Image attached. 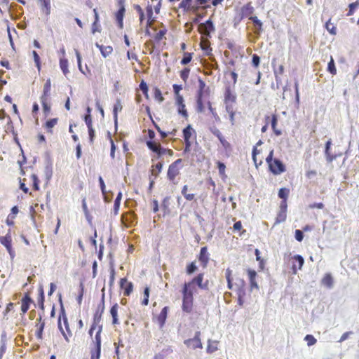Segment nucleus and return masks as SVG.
<instances>
[{"label": "nucleus", "instance_id": "obj_6", "mask_svg": "<svg viewBox=\"0 0 359 359\" xmlns=\"http://www.w3.org/2000/svg\"><path fill=\"white\" fill-rule=\"evenodd\" d=\"M146 144L147 147L153 152H155L158 156L165 154L170 156L173 155V151L172 149L163 148L159 142L156 141H147Z\"/></svg>", "mask_w": 359, "mask_h": 359}, {"label": "nucleus", "instance_id": "obj_33", "mask_svg": "<svg viewBox=\"0 0 359 359\" xmlns=\"http://www.w3.org/2000/svg\"><path fill=\"white\" fill-rule=\"evenodd\" d=\"M60 67L65 76H67L69 73L68 69V60L65 57L60 59Z\"/></svg>", "mask_w": 359, "mask_h": 359}, {"label": "nucleus", "instance_id": "obj_64", "mask_svg": "<svg viewBox=\"0 0 359 359\" xmlns=\"http://www.w3.org/2000/svg\"><path fill=\"white\" fill-rule=\"evenodd\" d=\"M100 25L99 24V22L94 21L92 25V33L95 34L96 32H100Z\"/></svg>", "mask_w": 359, "mask_h": 359}, {"label": "nucleus", "instance_id": "obj_52", "mask_svg": "<svg viewBox=\"0 0 359 359\" xmlns=\"http://www.w3.org/2000/svg\"><path fill=\"white\" fill-rule=\"evenodd\" d=\"M304 340L307 342L309 346L314 345L317 341L316 339L311 334L306 335Z\"/></svg>", "mask_w": 359, "mask_h": 359}, {"label": "nucleus", "instance_id": "obj_14", "mask_svg": "<svg viewBox=\"0 0 359 359\" xmlns=\"http://www.w3.org/2000/svg\"><path fill=\"white\" fill-rule=\"evenodd\" d=\"M287 205L285 201H281L280 203V210L276 217L275 224L283 222L287 217Z\"/></svg>", "mask_w": 359, "mask_h": 359}, {"label": "nucleus", "instance_id": "obj_39", "mask_svg": "<svg viewBox=\"0 0 359 359\" xmlns=\"http://www.w3.org/2000/svg\"><path fill=\"white\" fill-rule=\"evenodd\" d=\"M255 254L256 255V260L259 262V268L260 270H264L265 267V261L260 256V251L258 249H255Z\"/></svg>", "mask_w": 359, "mask_h": 359}, {"label": "nucleus", "instance_id": "obj_3", "mask_svg": "<svg viewBox=\"0 0 359 359\" xmlns=\"http://www.w3.org/2000/svg\"><path fill=\"white\" fill-rule=\"evenodd\" d=\"M273 150H271L267 156H266L265 160L268 164L269 170L271 172H272L275 175H280L286 170L285 165L283 163L278 159L273 158Z\"/></svg>", "mask_w": 359, "mask_h": 359}, {"label": "nucleus", "instance_id": "obj_29", "mask_svg": "<svg viewBox=\"0 0 359 359\" xmlns=\"http://www.w3.org/2000/svg\"><path fill=\"white\" fill-rule=\"evenodd\" d=\"M206 84L201 79H198V90L196 94V99L203 100V95L205 93Z\"/></svg>", "mask_w": 359, "mask_h": 359}, {"label": "nucleus", "instance_id": "obj_4", "mask_svg": "<svg viewBox=\"0 0 359 359\" xmlns=\"http://www.w3.org/2000/svg\"><path fill=\"white\" fill-rule=\"evenodd\" d=\"M182 168V160L178 158L172 162L169 166L167 171V178L173 184H178L179 180L177 177L180 175V171Z\"/></svg>", "mask_w": 359, "mask_h": 359}, {"label": "nucleus", "instance_id": "obj_9", "mask_svg": "<svg viewBox=\"0 0 359 359\" xmlns=\"http://www.w3.org/2000/svg\"><path fill=\"white\" fill-rule=\"evenodd\" d=\"M124 0H118V10L115 13L116 21L120 29L123 27V18L126 13Z\"/></svg>", "mask_w": 359, "mask_h": 359}, {"label": "nucleus", "instance_id": "obj_16", "mask_svg": "<svg viewBox=\"0 0 359 359\" xmlns=\"http://www.w3.org/2000/svg\"><path fill=\"white\" fill-rule=\"evenodd\" d=\"M120 288L123 291L124 296H129L133 290V285L131 282H129L126 278H121L120 280Z\"/></svg>", "mask_w": 359, "mask_h": 359}, {"label": "nucleus", "instance_id": "obj_7", "mask_svg": "<svg viewBox=\"0 0 359 359\" xmlns=\"http://www.w3.org/2000/svg\"><path fill=\"white\" fill-rule=\"evenodd\" d=\"M194 136H195V130L193 129L191 125H188L183 130V138L185 144V147L184 149V153L189 152L190 151L192 143L191 139Z\"/></svg>", "mask_w": 359, "mask_h": 359}, {"label": "nucleus", "instance_id": "obj_10", "mask_svg": "<svg viewBox=\"0 0 359 359\" xmlns=\"http://www.w3.org/2000/svg\"><path fill=\"white\" fill-rule=\"evenodd\" d=\"M236 102V95L231 90L230 86H227L225 88L224 93V102L225 104V108L227 107H233V104Z\"/></svg>", "mask_w": 359, "mask_h": 359}, {"label": "nucleus", "instance_id": "obj_53", "mask_svg": "<svg viewBox=\"0 0 359 359\" xmlns=\"http://www.w3.org/2000/svg\"><path fill=\"white\" fill-rule=\"evenodd\" d=\"M140 88L142 91V93L145 95V97L147 98L149 97V95H148L149 89H148L147 83L144 81H142L140 84Z\"/></svg>", "mask_w": 359, "mask_h": 359}, {"label": "nucleus", "instance_id": "obj_57", "mask_svg": "<svg viewBox=\"0 0 359 359\" xmlns=\"http://www.w3.org/2000/svg\"><path fill=\"white\" fill-rule=\"evenodd\" d=\"M358 3L357 1L349 4V6H348L349 10L347 13L348 16H351V15H353V13L355 12V9L358 6Z\"/></svg>", "mask_w": 359, "mask_h": 359}, {"label": "nucleus", "instance_id": "obj_28", "mask_svg": "<svg viewBox=\"0 0 359 359\" xmlns=\"http://www.w3.org/2000/svg\"><path fill=\"white\" fill-rule=\"evenodd\" d=\"M119 306L118 304H115L113 305L110 309V314L112 317V324L113 325H118L119 324V321L118 319V309Z\"/></svg>", "mask_w": 359, "mask_h": 359}, {"label": "nucleus", "instance_id": "obj_20", "mask_svg": "<svg viewBox=\"0 0 359 359\" xmlns=\"http://www.w3.org/2000/svg\"><path fill=\"white\" fill-rule=\"evenodd\" d=\"M198 260L203 268L207 266L209 262V254L206 246L201 248Z\"/></svg>", "mask_w": 359, "mask_h": 359}, {"label": "nucleus", "instance_id": "obj_42", "mask_svg": "<svg viewBox=\"0 0 359 359\" xmlns=\"http://www.w3.org/2000/svg\"><path fill=\"white\" fill-rule=\"evenodd\" d=\"M327 71L332 74V75H336L337 74V69L335 67L334 65V60L332 57V56L330 57V60L328 62L327 65Z\"/></svg>", "mask_w": 359, "mask_h": 359}, {"label": "nucleus", "instance_id": "obj_30", "mask_svg": "<svg viewBox=\"0 0 359 359\" xmlns=\"http://www.w3.org/2000/svg\"><path fill=\"white\" fill-rule=\"evenodd\" d=\"M41 4L42 11L46 15H49L50 13L51 6L50 0H39Z\"/></svg>", "mask_w": 359, "mask_h": 359}, {"label": "nucleus", "instance_id": "obj_58", "mask_svg": "<svg viewBox=\"0 0 359 359\" xmlns=\"http://www.w3.org/2000/svg\"><path fill=\"white\" fill-rule=\"evenodd\" d=\"M172 88L175 95V99H177L179 96H182L180 94V91L182 89V86L181 85L174 84Z\"/></svg>", "mask_w": 359, "mask_h": 359}, {"label": "nucleus", "instance_id": "obj_38", "mask_svg": "<svg viewBox=\"0 0 359 359\" xmlns=\"http://www.w3.org/2000/svg\"><path fill=\"white\" fill-rule=\"evenodd\" d=\"M331 144H332L331 140H329L328 141H327V142L325 144V153L327 161L329 162H332L334 158V156H332L330 152Z\"/></svg>", "mask_w": 359, "mask_h": 359}, {"label": "nucleus", "instance_id": "obj_61", "mask_svg": "<svg viewBox=\"0 0 359 359\" xmlns=\"http://www.w3.org/2000/svg\"><path fill=\"white\" fill-rule=\"evenodd\" d=\"M197 111L203 112L204 110L203 100L201 99H196Z\"/></svg>", "mask_w": 359, "mask_h": 359}, {"label": "nucleus", "instance_id": "obj_22", "mask_svg": "<svg viewBox=\"0 0 359 359\" xmlns=\"http://www.w3.org/2000/svg\"><path fill=\"white\" fill-rule=\"evenodd\" d=\"M199 336L200 332H197L193 339H189L185 341L186 344L189 346H191L194 348H201L202 344L201 342Z\"/></svg>", "mask_w": 359, "mask_h": 359}, {"label": "nucleus", "instance_id": "obj_63", "mask_svg": "<svg viewBox=\"0 0 359 359\" xmlns=\"http://www.w3.org/2000/svg\"><path fill=\"white\" fill-rule=\"evenodd\" d=\"M252 63L255 67H257L259 65L260 57L257 54H254L252 55Z\"/></svg>", "mask_w": 359, "mask_h": 359}, {"label": "nucleus", "instance_id": "obj_13", "mask_svg": "<svg viewBox=\"0 0 359 359\" xmlns=\"http://www.w3.org/2000/svg\"><path fill=\"white\" fill-rule=\"evenodd\" d=\"M175 104L177 107V112L184 119L187 120L189 117L188 111L186 109L183 96H179L177 99H175Z\"/></svg>", "mask_w": 359, "mask_h": 359}, {"label": "nucleus", "instance_id": "obj_48", "mask_svg": "<svg viewBox=\"0 0 359 359\" xmlns=\"http://www.w3.org/2000/svg\"><path fill=\"white\" fill-rule=\"evenodd\" d=\"M154 97L159 102H162L164 100V97L161 93V91L158 88H154Z\"/></svg>", "mask_w": 359, "mask_h": 359}, {"label": "nucleus", "instance_id": "obj_19", "mask_svg": "<svg viewBox=\"0 0 359 359\" xmlns=\"http://www.w3.org/2000/svg\"><path fill=\"white\" fill-rule=\"evenodd\" d=\"M247 273H248V276L249 282H250V286L251 290H252L254 289L258 290L259 289V286H258V284H257V283L256 281V277L257 276V272L255 270H253V269H248L247 270Z\"/></svg>", "mask_w": 359, "mask_h": 359}, {"label": "nucleus", "instance_id": "obj_5", "mask_svg": "<svg viewBox=\"0 0 359 359\" xmlns=\"http://www.w3.org/2000/svg\"><path fill=\"white\" fill-rule=\"evenodd\" d=\"M58 328L61 331L66 341L69 342V337L72 336V333L70 330L67 317L64 309H62L59 313Z\"/></svg>", "mask_w": 359, "mask_h": 359}, {"label": "nucleus", "instance_id": "obj_37", "mask_svg": "<svg viewBox=\"0 0 359 359\" xmlns=\"http://www.w3.org/2000/svg\"><path fill=\"white\" fill-rule=\"evenodd\" d=\"M163 165V164L162 162H158L156 165H152V168L151 170V175L155 177H158L162 170Z\"/></svg>", "mask_w": 359, "mask_h": 359}, {"label": "nucleus", "instance_id": "obj_21", "mask_svg": "<svg viewBox=\"0 0 359 359\" xmlns=\"http://www.w3.org/2000/svg\"><path fill=\"white\" fill-rule=\"evenodd\" d=\"M212 133L216 136L219 140L220 143L223 146V147L226 149H229L231 147L230 143L224 138L222 135V133L217 128H215L211 130Z\"/></svg>", "mask_w": 359, "mask_h": 359}, {"label": "nucleus", "instance_id": "obj_11", "mask_svg": "<svg viewBox=\"0 0 359 359\" xmlns=\"http://www.w3.org/2000/svg\"><path fill=\"white\" fill-rule=\"evenodd\" d=\"M252 156L256 168H258L260 165H262L264 159L266 158L263 155L262 149H259L257 148V147H253Z\"/></svg>", "mask_w": 359, "mask_h": 359}, {"label": "nucleus", "instance_id": "obj_1", "mask_svg": "<svg viewBox=\"0 0 359 359\" xmlns=\"http://www.w3.org/2000/svg\"><path fill=\"white\" fill-rule=\"evenodd\" d=\"M204 274L198 273L190 281L184 283L182 288V309L184 313H190L194 309V292L196 285L200 289L208 290V281L203 283Z\"/></svg>", "mask_w": 359, "mask_h": 359}, {"label": "nucleus", "instance_id": "obj_31", "mask_svg": "<svg viewBox=\"0 0 359 359\" xmlns=\"http://www.w3.org/2000/svg\"><path fill=\"white\" fill-rule=\"evenodd\" d=\"M269 121L271 122V128L276 135H280L281 132L280 130L276 128L277 123H278V116L276 114H273L270 116Z\"/></svg>", "mask_w": 359, "mask_h": 359}, {"label": "nucleus", "instance_id": "obj_59", "mask_svg": "<svg viewBox=\"0 0 359 359\" xmlns=\"http://www.w3.org/2000/svg\"><path fill=\"white\" fill-rule=\"evenodd\" d=\"M166 34V29H161L158 32L156 33V34L154 36V39L156 41H160L162 40V39L164 37L165 34Z\"/></svg>", "mask_w": 359, "mask_h": 359}, {"label": "nucleus", "instance_id": "obj_8", "mask_svg": "<svg viewBox=\"0 0 359 359\" xmlns=\"http://www.w3.org/2000/svg\"><path fill=\"white\" fill-rule=\"evenodd\" d=\"M104 298H102V301L97 305L96 311L93 315V323L90 327H95L97 326H102V325L101 324V320L102 314L104 311Z\"/></svg>", "mask_w": 359, "mask_h": 359}, {"label": "nucleus", "instance_id": "obj_36", "mask_svg": "<svg viewBox=\"0 0 359 359\" xmlns=\"http://www.w3.org/2000/svg\"><path fill=\"white\" fill-rule=\"evenodd\" d=\"M146 12L147 15V26L151 27L153 24L154 19L153 18V8L151 6H148L146 8Z\"/></svg>", "mask_w": 359, "mask_h": 359}, {"label": "nucleus", "instance_id": "obj_56", "mask_svg": "<svg viewBox=\"0 0 359 359\" xmlns=\"http://www.w3.org/2000/svg\"><path fill=\"white\" fill-rule=\"evenodd\" d=\"M83 294H84V285L83 283H81L79 285V296L77 297V301H78L79 304L81 303Z\"/></svg>", "mask_w": 359, "mask_h": 359}, {"label": "nucleus", "instance_id": "obj_26", "mask_svg": "<svg viewBox=\"0 0 359 359\" xmlns=\"http://www.w3.org/2000/svg\"><path fill=\"white\" fill-rule=\"evenodd\" d=\"M169 307L165 306L163 308L159 315L158 316L157 320L161 327H163L165 323Z\"/></svg>", "mask_w": 359, "mask_h": 359}, {"label": "nucleus", "instance_id": "obj_40", "mask_svg": "<svg viewBox=\"0 0 359 359\" xmlns=\"http://www.w3.org/2000/svg\"><path fill=\"white\" fill-rule=\"evenodd\" d=\"M192 57H193L192 53L184 52V55H183V57L180 62L181 65H187L188 63H189L191 61Z\"/></svg>", "mask_w": 359, "mask_h": 359}, {"label": "nucleus", "instance_id": "obj_18", "mask_svg": "<svg viewBox=\"0 0 359 359\" xmlns=\"http://www.w3.org/2000/svg\"><path fill=\"white\" fill-rule=\"evenodd\" d=\"M33 303L28 292L25 293L24 297L21 299V311L22 314H25L29 310L31 304Z\"/></svg>", "mask_w": 359, "mask_h": 359}, {"label": "nucleus", "instance_id": "obj_41", "mask_svg": "<svg viewBox=\"0 0 359 359\" xmlns=\"http://www.w3.org/2000/svg\"><path fill=\"white\" fill-rule=\"evenodd\" d=\"M290 194V190L287 188H281L278 191V197L282 198V201H285L287 203V198Z\"/></svg>", "mask_w": 359, "mask_h": 359}, {"label": "nucleus", "instance_id": "obj_17", "mask_svg": "<svg viewBox=\"0 0 359 359\" xmlns=\"http://www.w3.org/2000/svg\"><path fill=\"white\" fill-rule=\"evenodd\" d=\"M292 271L293 274H296L297 273L298 270H301L304 263V259L301 255H294L292 258Z\"/></svg>", "mask_w": 359, "mask_h": 359}, {"label": "nucleus", "instance_id": "obj_15", "mask_svg": "<svg viewBox=\"0 0 359 359\" xmlns=\"http://www.w3.org/2000/svg\"><path fill=\"white\" fill-rule=\"evenodd\" d=\"M0 243L6 248L7 251L11 255H13V250L12 248V237L10 230L6 236H0Z\"/></svg>", "mask_w": 359, "mask_h": 359}, {"label": "nucleus", "instance_id": "obj_24", "mask_svg": "<svg viewBox=\"0 0 359 359\" xmlns=\"http://www.w3.org/2000/svg\"><path fill=\"white\" fill-rule=\"evenodd\" d=\"M37 320L39 323L36 325V337L38 339L41 340L43 339V332L45 327V322L42 320L41 317H39Z\"/></svg>", "mask_w": 359, "mask_h": 359}, {"label": "nucleus", "instance_id": "obj_25", "mask_svg": "<svg viewBox=\"0 0 359 359\" xmlns=\"http://www.w3.org/2000/svg\"><path fill=\"white\" fill-rule=\"evenodd\" d=\"M58 123V118H50L46 121L44 123V128L46 130L47 133L53 134V128L55 127Z\"/></svg>", "mask_w": 359, "mask_h": 359}, {"label": "nucleus", "instance_id": "obj_46", "mask_svg": "<svg viewBox=\"0 0 359 359\" xmlns=\"http://www.w3.org/2000/svg\"><path fill=\"white\" fill-rule=\"evenodd\" d=\"M229 116V120L232 126L235 124V115L236 112L233 110V107H227L225 108Z\"/></svg>", "mask_w": 359, "mask_h": 359}, {"label": "nucleus", "instance_id": "obj_47", "mask_svg": "<svg viewBox=\"0 0 359 359\" xmlns=\"http://www.w3.org/2000/svg\"><path fill=\"white\" fill-rule=\"evenodd\" d=\"M149 287H146L144 290V299L142 302V304L143 306H147L149 304Z\"/></svg>", "mask_w": 359, "mask_h": 359}, {"label": "nucleus", "instance_id": "obj_51", "mask_svg": "<svg viewBox=\"0 0 359 359\" xmlns=\"http://www.w3.org/2000/svg\"><path fill=\"white\" fill-rule=\"evenodd\" d=\"M197 269V266L194 262H191L187 266L186 272L187 274L190 275L195 272Z\"/></svg>", "mask_w": 359, "mask_h": 359}, {"label": "nucleus", "instance_id": "obj_54", "mask_svg": "<svg viewBox=\"0 0 359 359\" xmlns=\"http://www.w3.org/2000/svg\"><path fill=\"white\" fill-rule=\"evenodd\" d=\"M31 179H32V183H33V189L36 191L39 190V180L38 179L37 176L36 175L33 174L31 175Z\"/></svg>", "mask_w": 359, "mask_h": 359}, {"label": "nucleus", "instance_id": "obj_27", "mask_svg": "<svg viewBox=\"0 0 359 359\" xmlns=\"http://www.w3.org/2000/svg\"><path fill=\"white\" fill-rule=\"evenodd\" d=\"M123 109L122 103L120 99H117L113 108V116L114 122L116 123L118 120V113L121 111Z\"/></svg>", "mask_w": 359, "mask_h": 359}, {"label": "nucleus", "instance_id": "obj_32", "mask_svg": "<svg viewBox=\"0 0 359 359\" xmlns=\"http://www.w3.org/2000/svg\"><path fill=\"white\" fill-rule=\"evenodd\" d=\"M322 284L328 287L331 288L333 285V278L330 273H326L321 280Z\"/></svg>", "mask_w": 359, "mask_h": 359}, {"label": "nucleus", "instance_id": "obj_2", "mask_svg": "<svg viewBox=\"0 0 359 359\" xmlns=\"http://www.w3.org/2000/svg\"><path fill=\"white\" fill-rule=\"evenodd\" d=\"M102 326L95 327H90L88 330V334L91 339L93 347L90 349V359H100L101 355V333Z\"/></svg>", "mask_w": 359, "mask_h": 359}, {"label": "nucleus", "instance_id": "obj_45", "mask_svg": "<svg viewBox=\"0 0 359 359\" xmlns=\"http://www.w3.org/2000/svg\"><path fill=\"white\" fill-rule=\"evenodd\" d=\"M32 56L34 58L35 65H36L38 71L40 72L41 69V63L40 57H39V54L36 53V51H35V50L32 51Z\"/></svg>", "mask_w": 359, "mask_h": 359}, {"label": "nucleus", "instance_id": "obj_35", "mask_svg": "<svg viewBox=\"0 0 359 359\" xmlns=\"http://www.w3.org/2000/svg\"><path fill=\"white\" fill-rule=\"evenodd\" d=\"M188 185H184L182 187L181 193L187 201H191L195 198V194L188 193Z\"/></svg>", "mask_w": 359, "mask_h": 359}, {"label": "nucleus", "instance_id": "obj_62", "mask_svg": "<svg viewBox=\"0 0 359 359\" xmlns=\"http://www.w3.org/2000/svg\"><path fill=\"white\" fill-rule=\"evenodd\" d=\"M217 168H218L219 174L222 175H224L225 169H226V165H224V163H223L220 161H218L217 163Z\"/></svg>", "mask_w": 359, "mask_h": 359}, {"label": "nucleus", "instance_id": "obj_50", "mask_svg": "<svg viewBox=\"0 0 359 359\" xmlns=\"http://www.w3.org/2000/svg\"><path fill=\"white\" fill-rule=\"evenodd\" d=\"M189 74H190V69L189 68H184L181 72H180V77L181 79L184 81V82H187L188 78H189Z\"/></svg>", "mask_w": 359, "mask_h": 359}, {"label": "nucleus", "instance_id": "obj_34", "mask_svg": "<svg viewBox=\"0 0 359 359\" xmlns=\"http://www.w3.org/2000/svg\"><path fill=\"white\" fill-rule=\"evenodd\" d=\"M97 46L99 48L101 54L104 57L109 55L113 51V48L111 46H104L103 45L97 44Z\"/></svg>", "mask_w": 359, "mask_h": 359}, {"label": "nucleus", "instance_id": "obj_60", "mask_svg": "<svg viewBox=\"0 0 359 359\" xmlns=\"http://www.w3.org/2000/svg\"><path fill=\"white\" fill-rule=\"evenodd\" d=\"M250 20H251L255 26L258 27L259 29H262V22L257 18L256 16H252L250 18Z\"/></svg>", "mask_w": 359, "mask_h": 359}, {"label": "nucleus", "instance_id": "obj_43", "mask_svg": "<svg viewBox=\"0 0 359 359\" xmlns=\"http://www.w3.org/2000/svg\"><path fill=\"white\" fill-rule=\"evenodd\" d=\"M5 334H2L0 341V359H2L7 350L6 340L3 339Z\"/></svg>", "mask_w": 359, "mask_h": 359}, {"label": "nucleus", "instance_id": "obj_55", "mask_svg": "<svg viewBox=\"0 0 359 359\" xmlns=\"http://www.w3.org/2000/svg\"><path fill=\"white\" fill-rule=\"evenodd\" d=\"M108 135H109V141H110V143H111V151H110V156L112 158H114V156H115V150H116V146H115V144L114 142V140L113 139L111 138V135H110V133H108Z\"/></svg>", "mask_w": 359, "mask_h": 359}, {"label": "nucleus", "instance_id": "obj_49", "mask_svg": "<svg viewBox=\"0 0 359 359\" xmlns=\"http://www.w3.org/2000/svg\"><path fill=\"white\" fill-rule=\"evenodd\" d=\"M50 90H51V81L50 79H48L46 81V83L43 86V93L50 95Z\"/></svg>", "mask_w": 359, "mask_h": 359}, {"label": "nucleus", "instance_id": "obj_44", "mask_svg": "<svg viewBox=\"0 0 359 359\" xmlns=\"http://www.w3.org/2000/svg\"><path fill=\"white\" fill-rule=\"evenodd\" d=\"M325 28L332 35L337 34V27L335 25L331 22L330 20H329L325 23Z\"/></svg>", "mask_w": 359, "mask_h": 359}, {"label": "nucleus", "instance_id": "obj_12", "mask_svg": "<svg viewBox=\"0 0 359 359\" xmlns=\"http://www.w3.org/2000/svg\"><path fill=\"white\" fill-rule=\"evenodd\" d=\"M198 30L201 34L206 36H210V33L215 31V27L212 21L209 19L205 22L201 23L198 27Z\"/></svg>", "mask_w": 359, "mask_h": 359}, {"label": "nucleus", "instance_id": "obj_23", "mask_svg": "<svg viewBox=\"0 0 359 359\" xmlns=\"http://www.w3.org/2000/svg\"><path fill=\"white\" fill-rule=\"evenodd\" d=\"M200 46L205 55H211L212 48L210 47V42L207 38L201 37Z\"/></svg>", "mask_w": 359, "mask_h": 359}]
</instances>
